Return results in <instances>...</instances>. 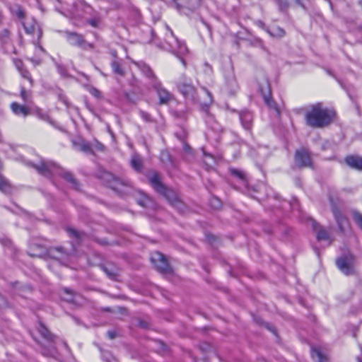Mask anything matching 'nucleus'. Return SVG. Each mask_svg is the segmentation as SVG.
<instances>
[{
  "mask_svg": "<svg viewBox=\"0 0 362 362\" xmlns=\"http://www.w3.org/2000/svg\"><path fill=\"white\" fill-rule=\"evenodd\" d=\"M64 35L69 44L72 46L78 47L84 50L93 49L94 48L93 44L88 42L81 34L66 30L64 31Z\"/></svg>",
  "mask_w": 362,
  "mask_h": 362,
  "instance_id": "1a4fd4ad",
  "label": "nucleus"
},
{
  "mask_svg": "<svg viewBox=\"0 0 362 362\" xmlns=\"http://www.w3.org/2000/svg\"><path fill=\"white\" fill-rule=\"evenodd\" d=\"M151 261L160 272L169 274L172 272L168 260L162 253L159 252H153L151 255Z\"/></svg>",
  "mask_w": 362,
  "mask_h": 362,
  "instance_id": "9b49d317",
  "label": "nucleus"
},
{
  "mask_svg": "<svg viewBox=\"0 0 362 362\" xmlns=\"http://www.w3.org/2000/svg\"><path fill=\"white\" fill-rule=\"evenodd\" d=\"M72 144L76 149L88 154H95L96 151L103 152L105 149V146L96 139L87 141L83 139H78L72 141Z\"/></svg>",
  "mask_w": 362,
  "mask_h": 362,
  "instance_id": "20e7f679",
  "label": "nucleus"
},
{
  "mask_svg": "<svg viewBox=\"0 0 362 362\" xmlns=\"http://www.w3.org/2000/svg\"><path fill=\"white\" fill-rule=\"evenodd\" d=\"M9 148H11V150L15 151H16V148L13 145H9Z\"/></svg>",
  "mask_w": 362,
  "mask_h": 362,
  "instance_id": "bf43d9fd",
  "label": "nucleus"
},
{
  "mask_svg": "<svg viewBox=\"0 0 362 362\" xmlns=\"http://www.w3.org/2000/svg\"><path fill=\"white\" fill-rule=\"evenodd\" d=\"M183 148L185 152H187L188 153H191L192 149H191L190 146L185 142H183Z\"/></svg>",
  "mask_w": 362,
  "mask_h": 362,
  "instance_id": "8fccbe9b",
  "label": "nucleus"
},
{
  "mask_svg": "<svg viewBox=\"0 0 362 362\" xmlns=\"http://www.w3.org/2000/svg\"><path fill=\"white\" fill-rule=\"evenodd\" d=\"M334 117V112L327 108H323L321 103L311 106L305 114L306 124L313 128H323L329 125Z\"/></svg>",
  "mask_w": 362,
  "mask_h": 362,
  "instance_id": "f257e3e1",
  "label": "nucleus"
},
{
  "mask_svg": "<svg viewBox=\"0 0 362 362\" xmlns=\"http://www.w3.org/2000/svg\"><path fill=\"white\" fill-rule=\"evenodd\" d=\"M62 177H64L67 182L71 184L72 187L76 190H80V184L74 178V175L69 172H64L62 174Z\"/></svg>",
  "mask_w": 362,
  "mask_h": 362,
  "instance_id": "c756f323",
  "label": "nucleus"
},
{
  "mask_svg": "<svg viewBox=\"0 0 362 362\" xmlns=\"http://www.w3.org/2000/svg\"><path fill=\"white\" fill-rule=\"evenodd\" d=\"M259 89L260 93L262 95L263 99L266 105L270 108L273 110L277 116L280 115V110L279 109L278 105L271 97V89L270 84L267 77H263L261 81H259Z\"/></svg>",
  "mask_w": 362,
  "mask_h": 362,
  "instance_id": "423d86ee",
  "label": "nucleus"
},
{
  "mask_svg": "<svg viewBox=\"0 0 362 362\" xmlns=\"http://www.w3.org/2000/svg\"><path fill=\"white\" fill-rule=\"evenodd\" d=\"M202 0H179L175 3L176 8L179 11L187 10L195 11L201 5Z\"/></svg>",
  "mask_w": 362,
  "mask_h": 362,
  "instance_id": "f3484780",
  "label": "nucleus"
},
{
  "mask_svg": "<svg viewBox=\"0 0 362 362\" xmlns=\"http://www.w3.org/2000/svg\"><path fill=\"white\" fill-rule=\"evenodd\" d=\"M37 331L42 337L49 343V347L43 349L42 354L47 356H55L57 354V349L54 344L56 337L53 335L41 322L39 323Z\"/></svg>",
  "mask_w": 362,
  "mask_h": 362,
  "instance_id": "0eeeda50",
  "label": "nucleus"
},
{
  "mask_svg": "<svg viewBox=\"0 0 362 362\" xmlns=\"http://www.w3.org/2000/svg\"><path fill=\"white\" fill-rule=\"evenodd\" d=\"M42 35V31L40 30H39V37H40Z\"/></svg>",
  "mask_w": 362,
  "mask_h": 362,
  "instance_id": "774afa93",
  "label": "nucleus"
},
{
  "mask_svg": "<svg viewBox=\"0 0 362 362\" xmlns=\"http://www.w3.org/2000/svg\"><path fill=\"white\" fill-rule=\"evenodd\" d=\"M64 292L66 293H67V294H71L72 293L71 291L69 289H68V288H65L64 289Z\"/></svg>",
  "mask_w": 362,
  "mask_h": 362,
  "instance_id": "13d9d810",
  "label": "nucleus"
},
{
  "mask_svg": "<svg viewBox=\"0 0 362 362\" xmlns=\"http://www.w3.org/2000/svg\"><path fill=\"white\" fill-rule=\"evenodd\" d=\"M68 301H72L73 300V298L72 297H70L69 298H67L66 299Z\"/></svg>",
  "mask_w": 362,
  "mask_h": 362,
  "instance_id": "338daca9",
  "label": "nucleus"
},
{
  "mask_svg": "<svg viewBox=\"0 0 362 362\" xmlns=\"http://www.w3.org/2000/svg\"><path fill=\"white\" fill-rule=\"evenodd\" d=\"M211 205L215 209H218L221 206V201L218 199L213 198L211 200Z\"/></svg>",
  "mask_w": 362,
  "mask_h": 362,
  "instance_id": "37998d69",
  "label": "nucleus"
},
{
  "mask_svg": "<svg viewBox=\"0 0 362 362\" xmlns=\"http://www.w3.org/2000/svg\"><path fill=\"white\" fill-rule=\"evenodd\" d=\"M134 13L136 15L139 16V11L138 10H134Z\"/></svg>",
  "mask_w": 362,
  "mask_h": 362,
  "instance_id": "0e129e2a",
  "label": "nucleus"
},
{
  "mask_svg": "<svg viewBox=\"0 0 362 362\" xmlns=\"http://www.w3.org/2000/svg\"><path fill=\"white\" fill-rule=\"evenodd\" d=\"M204 66L206 67L207 71H211V67L208 63H205Z\"/></svg>",
  "mask_w": 362,
  "mask_h": 362,
  "instance_id": "4d7b16f0",
  "label": "nucleus"
},
{
  "mask_svg": "<svg viewBox=\"0 0 362 362\" xmlns=\"http://www.w3.org/2000/svg\"><path fill=\"white\" fill-rule=\"evenodd\" d=\"M357 361L358 362H362V358H357Z\"/></svg>",
  "mask_w": 362,
  "mask_h": 362,
  "instance_id": "69168bd1",
  "label": "nucleus"
},
{
  "mask_svg": "<svg viewBox=\"0 0 362 362\" xmlns=\"http://www.w3.org/2000/svg\"><path fill=\"white\" fill-rule=\"evenodd\" d=\"M25 28L28 33H33L35 29L34 26H31L30 28L25 27Z\"/></svg>",
  "mask_w": 362,
  "mask_h": 362,
  "instance_id": "5fc2aeb1",
  "label": "nucleus"
},
{
  "mask_svg": "<svg viewBox=\"0 0 362 362\" xmlns=\"http://www.w3.org/2000/svg\"><path fill=\"white\" fill-rule=\"evenodd\" d=\"M311 356L315 362H329L327 356L318 348L312 349Z\"/></svg>",
  "mask_w": 362,
  "mask_h": 362,
  "instance_id": "a878e982",
  "label": "nucleus"
},
{
  "mask_svg": "<svg viewBox=\"0 0 362 362\" xmlns=\"http://www.w3.org/2000/svg\"><path fill=\"white\" fill-rule=\"evenodd\" d=\"M332 211L341 232L344 233L349 226V221L340 209L332 202Z\"/></svg>",
  "mask_w": 362,
  "mask_h": 362,
  "instance_id": "2eb2a0df",
  "label": "nucleus"
},
{
  "mask_svg": "<svg viewBox=\"0 0 362 362\" xmlns=\"http://www.w3.org/2000/svg\"><path fill=\"white\" fill-rule=\"evenodd\" d=\"M19 72L23 78L28 79L30 81L31 85L33 84V79H32L30 74L28 70H26L25 69H23V70H21Z\"/></svg>",
  "mask_w": 362,
  "mask_h": 362,
  "instance_id": "a19ab883",
  "label": "nucleus"
},
{
  "mask_svg": "<svg viewBox=\"0 0 362 362\" xmlns=\"http://www.w3.org/2000/svg\"><path fill=\"white\" fill-rule=\"evenodd\" d=\"M225 90L230 95H233L238 90V85L232 68L226 69L224 73Z\"/></svg>",
  "mask_w": 362,
  "mask_h": 362,
  "instance_id": "ddd939ff",
  "label": "nucleus"
},
{
  "mask_svg": "<svg viewBox=\"0 0 362 362\" xmlns=\"http://www.w3.org/2000/svg\"><path fill=\"white\" fill-rule=\"evenodd\" d=\"M21 97L22 99L27 102L31 99V93L29 91H27L25 88L21 87Z\"/></svg>",
  "mask_w": 362,
  "mask_h": 362,
  "instance_id": "4c0bfd02",
  "label": "nucleus"
},
{
  "mask_svg": "<svg viewBox=\"0 0 362 362\" xmlns=\"http://www.w3.org/2000/svg\"><path fill=\"white\" fill-rule=\"evenodd\" d=\"M313 229L316 233V237L318 240H329L330 239L327 231L320 226L315 220L310 219Z\"/></svg>",
  "mask_w": 362,
  "mask_h": 362,
  "instance_id": "6ab92c4d",
  "label": "nucleus"
},
{
  "mask_svg": "<svg viewBox=\"0 0 362 362\" xmlns=\"http://www.w3.org/2000/svg\"><path fill=\"white\" fill-rule=\"evenodd\" d=\"M107 175L110 178L109 187L116 192L121 193L123 192L124 187H132V182L128 180H122L112 174H107Z\"/></svg>",
  "mask_w": 362,
  "mask_h": 362,
  "instance_id": "dca6fc26",
  "label": "nucleus"
},
{
  "mask_svg": "<svg viewBox=\"0 0 362 362\" xmlns=\"http://www.w3.org/2000/svg\"><path fill=\"white\" fill-rule=\"evenodd\" d=\"M12 187L8 181L0 176V191L5 194H9L11 192Z\"/></svg>",
  "mask_w": 362,
  "mask_h": 362,
  "instance_id": "72a5a7b5",
  "label": "nucleus"
},
{
  "mask_svg": "<svg viewBox=\"0 0 362 362\" xmlns=\"http://www.w3.org/2000/svg\"><path fill=\"white\" fill-rule=\"evenodd\" d=\"M294 1H295V2H296V4H299V5H301V4H302V3H301V0H294Z\"/></svg>",
  "mask_w": 362,
  "mask_h": 362,
  "instance_id": "680f3d73",
  "label": "nucleus"
},
{
  "mask_svg": "<svg viewBox=\"0 0 362 362\" xmlns=\"http://www.w3.org/2000/svg\"><path fill=\"white\" fill-rule=\"evenodd\" d=\"M111 67L113 72L120 76H124L125 74L124 70L122 67L121 63L117 60H113L111 62Z\"/></svg>",
  "mask_w": 362,
  "mask_h": 362,
  "instance_id": "473e14b6",
  "label": "nucleus"
},
{
  "mask_svg": "<svg viewBox=\"0 0 362 362\" xmlns=\"http://www.w3.org/2000/svg\"><path fill=\"white\" fill-rule=\"evenodd\" d=\"M167 33L165 37V44L163 47L175 54L180 59L182 63L185 66V62L183 56L187 53V47L185 44L180 42L178 39L174 35L173 31L166 26Z\"/></svg>",
  "mask_w": 362,
  "mask_h": 362,
  "instance_id": "7ed1b4c3",
  "label": "nucleus"
},
{
  "mask_svg": "<svg viewBox=\"0 0 362 362\" xmlns=\"http://www.w3.org/2000/svg\"><path fill=\"white\" fill-rule=\"evenodd\" d=\"M48 255L52 258L59 260L68 257V253L62 247H53L48 250Z\"/></svg>",
  "mask_w": 362,
  "mask_h": 362,
  "instance_id": "4be33fe9",
  "label": "nucleus"
},
{
  "mask_svg": "<svg viewBox=\"0 0 362 362\" xmlns=\"http://www.w3.org/2000/svg\"><path fill=\"white\" fill-rule=\"evenodd\" d=\"M151 87L157 93L160 105H167L173 100V94L163 86L159 80H154Z\"/></svg>",
  "mask_w": 362,
  "mask_h": 362,
  "instance_id": "f8f14e48",
  "label": "nucleus"
},
{
  "mask_svg": "<svg viewBox=\"0 0 362 362\" xmlns=\"http://www.w3.org/2000/svg\"><path fill=\"white\" fill-rule=\"evenodd\" d=\"M148 178L152 187L165 197L171 205L178 206L180 204L177 193L163 183L161 177L158 173L153 172L151 175L148 176Z\"/></svg>",
  "mask_w": 362,
  "mask_h": 362,
  "instance_id": "f03ea898",
  "label": "nucleus"
},
{
  "mask_svg": "<svg viewBox=\"0 0 362 362\" xmlns=\"http://www.w3.org/2000/svg\"><path fill=\"white\" fill-rule=\"evenodd\" d=\"M107 336L110 339H112L115 337L116 333L115 332L109 331L107 332Z\"/></svg>",
  "mask_w": 362,
  "mask_h": 362,
  "instance_id": "3c124183",
  "label": "nucleus"
},
{
  "mask_svg": "<svg viewBox=\"0 0 362 362\" xmlns=\"http://www.w3.org/2000/svg\"><path fill=\"white\" fill-rule=\"evenodd\" d=\"M240 119L243 127L250 130L253 120V115L250 111H243L240 114Z\"/></svg>",
  "mask_w": 362,
  "mask_h": 362,
  "instance_id": "5701e85b",
  "label": "nucleus"
},
{
  "mask_svg": "<svg viewBox=\"0 0 362 362\" xmlns=\"http://www.w3.org/2000/svg\"><path fill=\"white\" fill-rule=\"evenodd\" d=\"M30 62H32L34 64H40V60H35L34 59H30Z\"/></svg>",
  "mask_w": 362,
  "mask_h": 362,
  "instance_id": "6e6d98bb",
  "label": "nucleus"
},
{
  "mask_svg": "<svg viewBox=\"0 0 362 362\" xmlns=\"http://www.w3.org/2000/svg\"><path fill=\"white\" fill-rule=\"evenodd\" d=\"M14 64H15L16 69L18 70V71H21V70H23L24 69L23 63L21 59H15Z\"/></svg>",
  "mask_w": 362,
  "mask_h": 362,
  "instance_id": "49530a36",
  "label": "nucleus"
},
{
  "mask_svg": "<svg viewBox=\"0 0 362 362\" xmlns=\"http://www.w3.org/2000/svg\"><path fill=\"white\" fill-rule=\"evenodd\" d=\"M16 14L18 16V18L23 19L25 17V11L23 9L21 6H18L17 9L16 11Z\"/></svg>",
  "mask_w": 362,
  "mask_h": 362,
  "instance_id": "79ce46f5",
  "label": "nucleus"
},
{
  "mask_svg": "<svg viewBox=\"0 0 362 362\" xmlns=\"http://www.w3.org/2000/svg\"><path fill=\"white\" fill-rule=\"evenodd\" d=\"M31 114L36 115L39 119L47 122L48 123L53 124V122L52 119L49 117V115L44 112L40 108L36 107L33 110Z\"/></svg>",
  "mask_w": 362,
  "mask_h": 362,
  "instance_id": "7c9ffc66",
  "label": "nucleus"
},
{
  "mask_svg": "<svg viewBox=\"0 0 362 362\" xmlns=\"http://www.w3.org/2000/svg\"><path fill=\"white\" fill-rule=\"evenodd\" d=\"M11 109L17 116L25 117L31 115V111L27 106L21 105L16 102H13L11 104Z\"/></svg>",
  "mask_w": 362,
  "mask_h": 362,
  "instance_id": "aec40b11",
  "label": "nucleus"
},
{
  "mask_svg": "<svg viewBox=\"0 0 362 362\" xmlns=\"http://www.w3.org/2000/svg\"><path fill=\"white\" fill-rule=\"evenodd\" d=\"M100 268L110 279H116L118 270L115 266L110 264L101 265Z\"/></svg>",
  "mask_w": 362,
  "mask_h": 362,
  "instance_id": "393cba45",
  "label": "nucleus"
},
{
  "mask_svg": "<svg viewBox=\"0 0 362 362\" xmlns=\"http://www.w3.org/2000/svg\"><path fill=\"white\" fill-rule=\"evenodd\" d=\"M139 115L145 122H149L152 121L151 115L145 111L140 110Z\"/></svg>",
  "mask_w": 362,
  "mask_h": 362,
  "instance_id": "ea45409f",
  "label": "nucleus"
},
{
  "mask_svg": "<svg viewBox=\"0 0 362 362\" xmlns=\"http://www.w3.org/2000/svg\"><path fill=\"white\" fill-rule=\"evenodd\" d=\"M137 203L140 206L146 208L151 207L153 206V201L147 196H142L140 199L137 200Z\"/></svg>",
  "mask_w": 362,
  "mask_h": 362,
  "instance_id": "f704fd0d",
  "label": "nucleus"
},
{
  "mask_svg": "<svg viewBox=\"0 0 362 362\" xmlns=\"http://www.w3.org/2000/svg\"><path fill=\"white\" fill-rule=\"evenodd\" d=\"M38 47H39V49H40L42 52H45V50L44 49V48H43L41 45H38Z\"/></svg>",
  "mask_w": 362,
  "mask_h": 362,
  "instance_id": "052dcab7",
  "label": "nucleus"
},
{
  "mask_svg": "<svg viewBox=\"0 0 362 362\" xmlns=\"http://www.w3.org/2000/svg\"><path fill=\"white\" fill-rule=\"evenodd\" d=\"M89 92L90 93V94L92 95H93L94 97H95L97 98H101V93H100V91L99 90H98L97 88H90Z\"/></svg>",
  "mask_w": 362,
  "mask_h": 362,
  "instance_id": "c03bdc74",
  "label": "nucleus"
},
{
  "mask_svg": "<svg viewBox=\"0 0 362 362\" xmlns=\"http://www.w3.org/2000/svg\"><path fill=\"white\" fill-rule=\"evenodd\" d=\"M86 21L93 28H99L102 23V18L100 16L95 15L93 17L87 19Z\"/></svg>",
  "mask_w": 362,
  "mask_h": 362,
  "instance_id": "c9c22d12",
  "label": "nucleus"
},
{
  "mask_svg": "<svg viewBox=\"0 0 362 362\" xmlns=\"http://www.w3.org/2000/svg\"><path fill=\"white\" fill-rule=\"evenodd\" d=\"M266 31L269 33V35L274 37H282L285 35V30L278 26H272L270 28H267Z\"/></svg>",
  "mask_w": 362,
  "mask_h": 362,
  "instance_id": "cd10ccee",
  "label": "nucleus"
},
{
  "mask_svg": "<svg viewBox=\"0 0 362 362\" xmlns=\"http://www.w3.org/2000/svg\"><path fill=\"white\" fill-rule=\"evenodd\" d=\"M281 10L286 9L288 7V3L284 0H276Z\"/></svg>",
  "mask_w": 362,
  "mask_h": 362,
  "instance_id": "de8ad7c7",
  "label": "nucleus"
},
{
  "mask_svg": "<svg viewBox=\"0 0 362 362\" xmlns=\"http://www.w3.org/2000/svg\"><path fill=\"white\" fill-rule=\"evenodd\" d=\"M66 231L69 236L74 238L77 243H79L85 237V234L82 232L78 231L72 228H67Z\"/></svg>",
  "mask_w": 362,
  "mask_h": 362,
  "instance_id": "2f4dec72",
  "label": "nucleus"
},
{
  "mask_svg": "<svg viewBox=\"0 0 362 362\" xmlns=\"http://www.w3.org/2000/svg\"><path fill=\"white\" fill-rule=\"evenodd\" d=\"M28 165L35 168L39 174L47 177H50L58 168V165L55 163L47 160H40L36 164L29 162Z\"/></svg>",
  "mask_w": 362,
  "mask_h": 362,
  "instance_id": "9d476101",
  "label": "nucleus"
},
{
  "mask_svg": "<svg viewBox=\"0 0 362 362\" xmlns=\"http://www.w3.org/2000/svg\"><path fill=\"white\" fill-rule=\"evenodd\" d=\"M130 164L132 168L137 173H141L143 170V159L142 158L136 154L134 153L132 155L131 160H130Z\"/></svg>",
  "mask_w": 362,
  "mask_h": 362,
  "instance_id": "b1692460",
  "label": "nucleus"
},
{
  "mask_svg": "<svg viewBox=\"0 0 362 362\" xmlns=\"http://www.w3.org/2000/svg\"><path fill=\"white\" fill-rule=\"evenodd\" d=\"M230 172L231 175L239 180L243 185H247V180L246 175L243 171L236 168H230Z\"/></svg>",
  "mask_w": 362,
  "mask_h": 362,
  "instance_id": "bb28decb",
  "label": "nucleus"
},
{
  "mask_svg": "<svg viewBox=\"0 0 362 362\" xmlns=\"http://www.w3.org/2000/svg\"><path fill=\"white\" fill-rule=\"evenodd\" d=\"M139 326L142 328H147L148 327V324L147 322H144V321H140L139 323Z\"/></svg>",
  "mask_w": 362,
  "mask_h": 362,
  "instance_id": "603ef678",
  "label": "nucleus"
},
{
  "mask_svg": "<svg viewBox=\"0 0 362 362\" xmlns=\"http://www.w3.org/2000/svg\"><path fill=\"white\" fill-rule=\"evenodd\" d=\"M352 216L356 223L362 229V214L357 211H353Z\"/></svg>",
  "mask_w": 362,
  "mask_h": 362,
  "instance_id": "e433bc0d",
  "label": "nucleus"
},
{
  "mask_svg": "<svg viewBox=\"0 0 362 362\" xmlns=\"http://www.w3.org/2000/svg\"><path fill=\"white\" fill-rule=\"evenodd\" d=\"M179 91L185 97H192L195 92V88L192 84L191 80L187 78L185 75H182L176 83Z\"/></svg>",
  "mask_w": 362,
  "mask_h": 362,
  "instance_id": "4468645a",
  "label": "nucleus"
},
{
  "mask_svg": "<svg viewBox=\"0 0 362 362\" xmlns=\"http://www.w3.org/2000/svg\"><path fill=\"white\" fill-rule=\"evenodd\" d=\"M35 248H37L39 250H42L43 247L42 245H38V244H31L30 245V252H29V255L32 257H37L38 256V254L37 253H33L32 252L35 250Z\"/></svg>",
  "mask_w": 362,
  "mask_h": 362,
  "instance_id": "58836bf2",
  "label": "nucleus"
},
{
  "mask_svg": "<svg viewBox=\"0 0 362 362\" xmlns=\"http://www.w3.org/2000/svg\"><path fill=\"white\" fill-rule=\"evenodd\" d=\"M103 358L105 362H112L115 358L107 352L103 354Z\"/></svg>",
  "mask_w": 362,
  "mask_h": 362,
  "instance_id": "a18cd8bd",
  "label": "nucleus"
},
{
  "mask_svg": "<svg viewBox=\"0 0 362 362\" xmlns=\"http://www.w3.org/2000/svg\"><path fill=\"white\" fill-rule=\"evenodd\" d=\"M355 257L351 254H344L336 259V264L341 272L346 276L355 274Z\"/></svg>",
  "mask_w": 362,
  "mask_h": 362,
  "instance_id": "39448f33",
  "label": "nucleus"
},
{
  "mask_svg": "<svg viewBox=\"0 0 362 362\" xmlns=\"http://www.w3.org/2000/svg\"><path fill=\"white\" fill-rule=\"evenodd\" d=\"M97 242L100 244V245H107V242L106 240L105 239H99V240H97Z\"/></svg>",
  "mask_w": 362,
  "mask_h": 362,
  "instance_id": "864d4df0",
  "label": "nucleus"
},
{
  "mask_svg": "<svg viewBox=\"0 0 362 362\" xmlns=\"http://www.w3.org/2000/svg\"><path fill=\"white\" fill-rule=\"evenodd\" d=\"M12 44L11 32L8 28L0 30V46L5 51L8 52V48Z\"/></svg>",
  "mask_w": 362,
  "mask_h": 362,
  "instance_id": "a211bd4d",
  "label": "nucleus"
},
{
  "mask_svg": "<svg viewBox=\"0 0 362 362\" xmlns=\"http://www.w3.org/2000/svg\"><path fill=\"white\" fill-rule=\"evenodd\" d=\"M62 343H63V344H64V347H65L66 349H69V346H68V345H67L66 342L63 341Z\"/></svg>",
  "mask_w": 362,
  "mask_h": 362,
  "instance_id": "e2e57ef3",
  "label": "nucleus"
},
{
  "mask_svg": "<svg viewBox=\"0 0 362 362\" xmlns=\"http://www.w3.org/2000/svg\"><path fill=\"white\" fill-rule=\"evenodd\" d=\"M346 164L350 168L362 170V157L356 156H348L345 158Z\"/></svg>",
  "mask_w": 362,
  "mask_h": 362,
  "instance_id": "412c9836",
  "label": "nucleus"
},
{
  "mask_svg": "<svg viewBox=\"0 0 362 362\" xmlns=\"http://www.w3.org/2000/svg\"><path fill=\"white\" fill-rule=\"evenodd\" d=\"M294 165L298 168H313V162L310 152L304 148L297 149L294 155Z\"/></svg>",
  "mask_w": 362,
  "mask_h": 362,
  "instance_id": "6e6552de",
  "label": "nucleus"
},
{
  "mask_svg": "<svg viewBox=\"0 0 362 362\" xmlns=\"http://www.w3.org/2000/svg\"><path fill=\"white\" fill-rule=\"evenodd\" d=\"M8 306L6 300L0 295V308H6Z\"/></svg>",
  "mask_w": 362,
  "mask_h": 362,
  "instance_id": "09e8293b",
  "label": "nucleus"
},
{
  "mask_svg": "<svg viewBox=\"0 0 362 362\" xmlns=\"http://www.w3.org/2000/svg\"><path fill=\"white\" fill-rule=\"evenodd\" d=\"M141 70L142 73L147 78H149V80H150L149 83H150L151 86L152 85V83H153L154 80H158V78L156 76V75L154 74L153 70L150 68L149 66H148L146 64H144L141 67Z\"/></svg>",
  "mask_w": 362,
  "mask_h": 362,
  "instance_id": "c85d7f7f",
  "label": "nucleus"
}]
</instances>
